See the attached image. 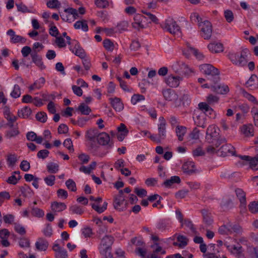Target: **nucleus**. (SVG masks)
Here are the masks:
<instances>
[{
  "instance_id": "obj_1",
  "label": "nucleus",
  "mask_w": 258,
  "mask_h": 258,
  "mask_svg": "<svg viewBox=\"0 0 258 258\" xmlns=\"http://www.w3.org/2000/svg\"><path fill=\"white\" fill-rule=\"evenodd\" d=\"M249 54V50L245 48L239 52H229L228 57L233 64L238 67H243L247 62V57Z\"/></svg>"
},
{
  "instance_id": "obj_2",
  "label": "nucleus",
  "mask_w": 258,
  "mask_h": 258,
  "mask_svg": "<svg viewBox=\"0 0 258 258\" xmlns=\"http://www.w3.org/2000/svg\"><path fill=\"white\" fill-rule=\"evenodd\" d=\"M113 241V237L109 235L105 236L101 240L98 249L100 253L105 258H112L111 250Z\"/></svg>"
},
{
  "instance_id": "obj_3",
  "label": "nucleus",
  "mask_w": 258,
  "mask_h": 258,
  "mask_svg": "<svg viewBox=\"0 0 258 258\" xmlns=\"http://www.w3.org/2000/svg\"><path fill=\"white\" fill-rule=\"evenodd\" d=\"M158 124V134L150 135L149 138L154 142L160 143L166 137V121L163 117L159 118Z\"/></svg>"
},
{
  "instance_id": "obj_4",
  "label": "nucleus",
  "mask_w": 258,
  "mask_h": 258,
  "mask_svg": "<svg viewBox=\"0 0 258 258\" xmlns=\"http://www.w3.org/2000/svg\"><path fill=\"white\" fill-rule=\"evenodd\" d=\"M161 28L170 34L175 35L180 33V28L176 22L172 18L168 17L161 24Z\"/></svg>"
},
{
  "instance_id": "obj_5",
  "label": "nucleus",
  "mask_w": 258,
  "mask_h": 258,
  "mask_svg": "<svg viewBox=\"0 0 258 258\" xmlns=\"http://www.w3.org/2000/svg\"><path fill=\"white\" fill-rule=\"evenodd\" d=\"M200 69L202 73L211 76L214 84L218 82L219 75L218 69L210 64H203L200 66Z\"/></svg>"
},
{
  "instance_id": "obj_6",
  "label": "nucleus",
  "mask_w": 258,
  "mask_h": 258,
  "mask_svg": "<svg viewBox=\"0 0 258 258\" xmlns=\"http://www.w3.org/2000/svg\"><path fill=\"white\" fill-rule=\"evenodd\" d=\"M219 128L215 125H209L206 131V141L209 143H214L219 135Z\"/></svg>"
},
{
  "instance_id": "obj_7",
  "label": "nucleus",
  "mask_w": 258,
  "mask_h": 258,
  "mask_svg": "<svg viewBox=\"0 0 258 258\" xmlns=\"http://www.w3.org/2000/svg\"><path fill=\"white\" fill-rule=\"evenodd\" d=\"M201 29V36L205 39H210L212 33V26L210 22L204 21L199 23Z\"/></svg>"
},
{
  "instance_id": "obj_8",
  "label": "nucleus",
  "mask_w": 258,
  "mask_h": 258,
  "mask_svg": "<svg viewBox=\"0 0 258 258\" xmlns=\"http://www.w3.org/2000/svg\"><path fill=\"white\" fill-rule=\"evenodd\" d=\"M172 69L176 73L188 74L192 71L187 64L181 61L175 62L171 66Z\"/></svg>"
},
{
  "instance_id": "obj_9",
  "label": "nucleus",
  "mask_w": 258,
  "mask_h": 258,
  "mask_svg": "<svg viewBox=\"0 0 258 258\" xmlns=\"http://www.w3.org/2000/svg\"><path fill=\"white\" fill-rule=\"evenodd\" d=\"M122 195L123 190H119V195L115 198L113 204L114 208L119 211H123L126 208L127 203Z\"/></svg>"
},
{
  "instance_id": "obj_10",
  "label": "nucleus",
  "mask_w": 258,
  "mask_h": 258,
  "mask_svg": "<svg viewBox=\"0 0 258 258\" xmlns=\"http://www.w3.org/2000/svg\"><path fill=\"white\" fill-rule=\"evenodd\" d=\"M151 248L152 250V253L150 256L148 255L147 258H161V254H164L166 253L165 250L156 242L152 244Z\"/></svg>"
},
{
  "instance_id": "obj_11",
  "label": "nucleus",
  "mask_w": 258,
  "mask_h": 258,
  "mask_svg": "<svg viewBox=\"0 0 258 258\" xmlns=\"http://www.w3.org/2000/svg\"><path fill=\"white\" fill-rule=\"evenodd\" d=\"M239 157L243 162L249 163L251 169L258 170V154L254 157H251L247 155L239 156Z\"/></svg>"
},
{
  "instance_id": "obj_12",
  "label": "nucleus",
  "mask_w": 258,
  "mask_h": 258,
  "mask_svg": "<svg viewBox=\"0 0 258 258\" xmlns=\"http://www.w3.org/2000/svg\"><path fill=\"white\" fill-rule=\"evenodd\" d=\"M224 245L229 252L235 255L236 257H240L242 255L243 248L239 244L237 245H230L225 243Z\"/></svg>"
},
{
  "instance_id": "obj_13",
  "label": "nucleus",
  "mask_w": 258,
  "mask_h": 258,
  "mask_svg": "<svg viewBox=\"0 0 258 258\" xmlns=\"http://www.w3.org/2000/svg\"><path fill=\"white\" fill-rule=\"evenodd\" d=\"M110 137L108 134L103 132L98 134V142L100 145L108 146V148H111L113 143L110 142Z\"/></svg>"
},
{
  "instance_id": "obj_14",
  "label": "nucleus",
  "mask_w": 258,
  "mask_h": 258,
  "mask_svg": "<svg viewBox=\"0 0 258 258\" xmlns=\"http://www.w3.org/2000/svg\"><path fill=\"white\" fill-rule=\"evenodd\" d=\"M162 93L166 100L173 102L177 100L178 95L173 90L168 89L163 91Z\"/></svg>"
},
{
  "instance_id": "obj_15",
  "label": "nucleus",
  "mask_w": 258,
  "mask_h": 258,
  "mask_svg": "<svg viewBox=\"0 0 258 258\" xmlns=\"http://www.w3.org/2000/svg\"><path fill=\"white\" fill-rule=\"evenodd\" d=\"M182 170L187 175H191L196 172V169L194 162L191 161L185 162L182 165Z\"/></svg>"
},
{
  "instance_id": "obj_16",
  "label": "nucleus",
  "mask_w": 258,
  "mask_h": 258,
  "mask_svg": "<svg viewBox=\"0 0 258 258\" xmlns=\"http://www.w3.org/2000/svg\"><path fill=\"white\" fill-rule=\"evenodd\" d=\"M3 111L5 118L10 122L8 125L10 127H13V123L17 120V117L11 112L9 107L7 106L4 107Z\"/></svg>"
},
{
  "instance_id": "obj_17",
  "label": "nucleus",
  "mask_w": 258,
  "mask_h": 258,
  "mask_svg": "<svg viewBox=\"0 0 258 258\" xmlns=\"http://www.w3.org/2000/svg\"><path fill=\"white\" fill-rule=\"evenodd\" d=\"M181 78L179 76L169 75L166 78L165 82L167 85L171 87H177L179 85Z\"/></svg>"
},
{
  "instance_id": "obj_18",
  "label": "nucleus",
  "mask_w": 258,
  "mask_h": 258,
  "mask_svg": "<svg viewBox=\"0 0 258 258\" xmlns=\"http://www.w3.org/2000/svg\"><path fill=\"white\" fill-rule=\"evenodd\" d=\"M32 61L40 69H45V66L42 60V58L37 54V51L34 50L31 53Z\"/></svg>"
},
{
  "instance_id": "obj_19",
  "label": "nucleus",
  "mask_w": 258,
  "mask_h": 258,
  "mask_svg": "<svg viewBox=\"0 0 258 258\" xmlns=\"http://www.w3.org/2000/svg\"><path fill=\"white\" fill-rule=\"evenodd\" d=\"M143 16L141 14H136L134 17V22L132 23V27L138 30L144 29L145 28L144 24L142 23Z\"/></svg>"
},
{
  "instance_id": "obj_20",
  "label": "nucleus",
  "mask_w": 258,
  "mask_h": 258,
  "mask_svg": "<svg viewBox=\"0 0 258 258\" xmlns=\"http://www.w3.org/2000/svg\"><path fill=\"white\" fill-rule=\"evenodd\" d=\"M220 150L223 156L235 155V149L231 144H225L222 146Z\"/></svg>"
},
{
  "instance_id": "obj_21",
  "label": "nucleus",
  "mask_w": 258,
  "mask_h": 258,
  "mask_svg": "<svg viewBox=\"0 0 258 258\" xmlns=\"http://www.w3.org/2000/svg\"><path fill=\"white\" fill-rule=\"evenodd\" d=\"M10 236V232L7 229L0 230V238H1V244L4 247H8L10 243L8 240Z\"/></svg>"
},
{
  "instance_id": "obj_22",
  "label": "nucleus",
  "mask_w": 258,
  "mask_h": 258,
  "mask_svg": "<svg viewBox=\"0 0 258 258\" xmlns=\"http://www.w3.org/2000/svg\"><path fill=\"white\" fill-rule=\"evenodd\" d=\"M214 83V85L212 84L211 85L212 90L217 93L221 94H225L227 93L229 91V88L227 85H216Z\"/></svg>"
},
{
  "instance_id": "obj_23",
  "label": "nucleus",
  "mask_w": 258,
  "mask_h": 258,
  "mask_svg": "<svg viewBox=\"0 0 258 258\" xmlns=\"http://www.w3.org/2000/svg\"><path fill=\"white\" fill-rule=\"evenodd\" d=\"M171 227V222L167 219L160 220L156 225V228L161 231L169 229Z\"/></svg>"
},
{
  "instance_id": "obj_24",
  "label": "nucleus",
  "mask_w": 258,
  "mask_h": 258,
  "mask_svg": "<svg viewBox=\"0 0 258 258\" xmlns=\"http://www.w3.org/2000/svg\"><path fill=\"white\" fill-rule=\"evenodd\" d=\"M241 133L247 137L254 135V129L252 124L243 125L241 129Z\"/></svg>"
},
{
  "instance_id": "obj_25",
  "label": "nucleus",
  "mask_w": 258,
  "mask_h": 258,
  "mask_svg": "<svg viewBox=\"0 0 258 258\" xmlns=\"http://www.w3.org/2000/svg\"><path fill=\"white\" fill-rule=\"evenodd\" d=\"M195 123L199 126L205 128V114L203 112L200 113L199 114H195L193 117Z\"/></svg>"
},
{
  "instance_id": "obj_26",
  "label": "nucleus",
  "mask_w": 258,
  "mask_h": 258,
  "mask_svg": "<svg viewBox=\"0 0 258 258\" xmlns=\"http://www.w3.org/2000/svg\"><path fill=\"white\" fill-rule=\"evenodd\" d=\"M110 100L111 106L116 111H120L123 109V105L120 98L115 97L110 98Z\"/></svg>"
},
{
  "instance_id": "obj_27",
  "label": "nucleus",
  "mask_w": 258,
  "mask_h": 258,
  "mask_svg": "<svg viewBox=\"0 0 258 258\" xmlns=\"http://www.w3.org/2000/svg\"><path fill=\"white\" fill-rule=\"evenodd\" d=\"M35 246L38 250L45 251L48 248V242L46 239L39 238L35 243Z\"/></svg>"
},
{
  "instance_id": "obj_28",
  "label": "nucleus",
  "mask_w": 258,
  "mask_h": 258,
  "mask_svg": "<svg viewBox=\"0 0 258 258\" xmlns=\"http://www.w3.org/2000/svg\"><path fill=\"white\" fill-rule=\"evenodd\" d=\"M75 46L74 47L71 46L70 50L72 51L75 55L78 56L81 58H83L85 56V52L84 50L81 48L79 44L77 41H74Z\"/></svg>"
},
{
  "instance_id": "obj_29",
  "label": "nucleus",
  "mask_w": 258,
  "mask_h": 258,
  "mask_svg": "<svg viewBox=\"0 0 258 258\" xmlns=\"http://www.w3.org/2000/svg\"><path fill=\"white\" fill-rule=\"evenodd\" d=\"M235 192L240 202L241 206L245 208L246 205L245 193L241 188L236 189Z\"/></svg>"
},
{
  "instance_id": "obj_30",
  "label": "nucleus",
  "mask_w": 258,
  "mask_h": 258,
  "mask_svg": "<svg viewBox=\"0 0 258 258\" xmlns=\"http://www.w3.org/2000/svg\"><path fill=\"white\" fill-rule=\"evenodd\" d=\"M181 182L180 177L178 176H171L169 179L166 180L162 184L166 188L171 187L174 183H179Z\"/></svg>"
},
{
  "instance_id": "obj_31",
  "label": "nucleus",
  "mask_w": 258,
  "mask_h": 258,
  "mask_svg": "<svg viewBox=\"0 0 258 258\" xmlns=\"http://www.w3.org/2000/svg\"><path fill=\"white\" fill-rule=\"evenodd\" d=\"M94 4L99 9H106L109 6L113 7V3L111 0H95Z\"/></svg>"
},
{
  "instance_id": "obj_32",
  "label": "nucleus",
  "mask_w": 258,
  "mask_h": 258,
  "mask_svg": "<svg viewBox=\"0 0 258 258\" xmlns=\"http://www.w3.org/2000/svg\"><path fill=\"white\" fill-rule=\"evenodd\" d=\"M208 48L213 53H219L223 51V46L221 43H211L208 45Z\"/></svg>"
},
{
  "instance_id": "obj_33",
  "label": "nucleus",
  "mask_w": 258,
  "mask_h": 258,
  "mask_svg": "<svg viewBox=\"0 0 258 258\" xmlns=\"http://www.w3.org/2000/svg\"><path fill=\"white\" fill-rule=\"evenodd\" d=\"M45 80L44 78L41 77L33 83V85L29 87L30 91H33L35 90L40 89L44 85Z\"/></svg>"
},
{
  "instance_id": "obj_34",
  "label": "nucleus",
  "mask_w": 258,
  "mask_h": 258,
  "mask_svg": "<svg viewBox=\"0 0 258 258\" xmlns=\"http://www.w3.org/2000/svg\"><path fill=\"white\" fill-rule=\"evenodd\" d=\"M186 127L182 125L177 126L175 128V133L179 141H183L184 136L186 133Z\"/></svg>"
},
{
  "instance_id": "obj_35",
  "label": "nucleus",
  "mask_w": 258,
  "mask_h": 258,
  "mask_svg": "<svg viewBox=\"0 0 258 258\" xmlns=\"http://www.w3.org/2000/svg\"><path fill=\"white\" fill-rule=\"evenodd\" d=\"M177 240V242H173L174 246H178L180 248H183L187 244L188 239L184 236H178Z\"/></svg>"
},
{
  "instance_id": "obj_36",
  "label": "nucleus",
  "mask_w": 258,
  "mask_h": 258,
  "mask_svg": "<svg viewBox=\"0 0 258 258\" xmlns=\"http://www.w3.org/2000/svg\"><path fill=\"white\" fill-rule=\"evenodd\" d=\"M32 111L30 108L25 106L22 108L21 110H19L18 111V115L19 117L23 118H28L31 114Z\"/></svg>"
},
{
  "instance_id": "obj_37",
  "label": "nucleus",
  "mask_w": 258,
  "mask_h": 258,
  "mask_svg": "<svg viewBox=\"0 0 258 258\" xmlns=\"http://www.w3.org/2000/svg\"><path fill=\"white\" fill-rule=\"evenodd\" d=\"M67 206L63 203L53 202L51 204L52 210L55 212H60L64 210Z\"/></svg>"
},
{
  "instance_id": "obj_38",
  "label": "nucleus",
  "mask_w": 258,
  "mask_h": 258,
  "mask_svg": "<svg viewBox=\"0 0 258 258\" xmlns=\"http://www.w3.org/2000/svg\"><path fill=\"white\" fill-rule=\"evenodd\" d=\"M74 27L76 29H81L84 32H87L88 30V26L85 20L77 21L74 24Z\"/></svg>"
},
{
  "instance_id": "obj_39",
  "label": "nucleus",
  "mask_w": 258,
  "mask_h": 258,
  "mask_svg": "<svg viewBox=\"0 0 258 258\" xmlns=\"http://www.w3.org/2000/svg\"><path fill=\"white\" fill-rule=\"evenodd\" d=\"M11 128V130L7 131L5 133V137L9 139L16 137L20 134L18 127H14L13 126V127Z\"/></svg>"
},
{
  "instance_id": "obj_40",
  "label": "nucleus",
  "mask_w": 258,
  "mask_h": 258,
  "mask_svg": "<svg viewBox=\"0 0 258 258\" xmlns=\"http://www.w3.org/2000/svg\"><path fill=\"white\" fill-rule=\"evenodd\" d=\"M247 87L252 89L257 86V78L256 75H252L246 83Z\"/></svg>"
},
{
  "instance_id": "obj_41",
  "label": "nucleus",
  "mask_w": 258,
  "mask_h": 258,
  "mask_svg": "<svg viewBox=\"0 0 258 258\" xmlns=\"http://www.w3.org/2000/svg\"><path fill=\"white\" fill-rule=\"evenodd\" d=\"M77 110L83 115H89L91 112L90 107L86 105L84 103H81L78 106Z\"/></svg>"
},
{
  "instance_id": "obj_42",
  "label": "nucleus",
  "mask_w": 258,
  "mask_h": 258,
  "mask_svg": "<svg viewBox=\"0 0 258 258\" xmlns=\"http://www.w3.org/2000/svg\"><path fill=\"white\" fill-rule=\"evenodd\" d=\"M98 133L97 130L90 129L86 135V138L90 141H94L98 137Z\"/></svg>"
},
{
  "instance_id": "obj_43",
  "label": "nucleus",
  "mask_w": 258,
  "mask_h": 258,
  "mask_svg": "<svg viewBox=\"0 0 258 258\" xmlns=\"http://www.w3.org/2000/svg\"><path fill=\"white\" fill-rule=\"evenodd\" d=\"M202 214L203 217V220L205 224L208 225H210L213 223V219L211 215L206 210H202Z\"/></svg>"
},
{
  "instance_id": "obj_44",
  "label": "nucleus",
  "mask_w": 258,
  "mask_h": 258,
  "mask_svg": "<svg viewBox=\"0 0 258 258\" xmlns=\"http://www.w3.org/2000/svg\"><path fill=\"white\" fill-rule=\"evenodd\" d=\"M70 211L72 214H75L79 215H82L84 212V209L80 206L74 205L70 207Z\"/></svg>"
},
{
  "instance_id": "obj_45",
  "label": "nucleus",
  "mask_w": 258,
  "mask_h": 258,
  "mask_svg": "<svg viewBox=\"0 0 258 258\" xmlns=\"http://www.w3.org/2000/svg\"><path fill=\"white\" fill-rule=\"evenodd\" d=\"M230 228L231 224L222 225L219 228V232L223 235L231 234Z\"/></svg>"
},
{
  "instance_id": "obj_46",
  "label": "nucleus",
  "mask_w": 258,
  "mask_h": 258,
  "mask_svg": "<svg viewBox=\"0 0 258 258\" xmlns=\"http://www.w3.org/2000/svg\"><path fill=\"white\" fill-rule=\"evenodd\" d=\"M46 5L49 9H56L59 8L61 4L58 0H47Z\"/></svg>"
},
{
  "instance_id": "obj_47",
  "label": "nucleus",
  "mask_w": 258,
  "mask_h": 258,
  "mask_svg": "<svg viewBox=\"0 0 258 258\" xmlns=\"http://www.w3.org/2000/svg\"><path fill=\"white\" fill-rule=\"evenodd\" d=\"M47 171L51 173H56L59 169V166L57 163L50 162L47 165Z\"/></svg>"
},
{
  "instance_id": "obj_48",
  "label": "nucleus",
  "mask_w": 258,
  "mask_h": 258,
  "mask_svg": "<svg viewBox=\"0 0 258 258\" xmlns=\"http://www.w3.org/2000/svg\"><path fill=\"white\" fill-rule=\"evenodd\" d=\"M145 99L144 96L141 94H136L133 95L131 98V102L133 105L136 104L137 103L143 101Z\"/></svg>"
},
{
  "instance_id": "obj_49",
  "label": "nucleus",
  "mask_w": 258,
  "mask_h": 258,
  "mask_svg": "<svg viewBox=\"0 0 258 258\" xmlns=\"http://www.w3.org/2000/svg\"><path fill=\"white\" fill-rule=\"evenodd\" d=\"M135 251L136 254L140 256L142 258H147L146 256L147 253V251L145 247H136Z\"/></svg>"
},
{
  "instance_id": "obj_50",
  "label": "nucleus",
  "mask_w": 258,
  "mask_h": 258,
  "mask_svg": "<svg viewBox=\"0 0 258 258\" xmlns=\"http://www.w3.org/2000/svg\"><path fill=\"white\" fill-rule=\"evenodd\" d=\"M54 252V256L55 258H68V252L64 248L56 250Z\"/></svg>"
},
{
  "instance_id": "obj_51",
  "label": "nucleus",
  "mask_w": 258,
  "mask_h": 258,
  "mask_svg": "<svg viewBox=\"0 0 258 258\" xmlns=\"http://www.w3.org/2000/svg\"><path fill=\"white\" fill-rule=\"evenodd\" d=\"M251 114L253 119V123L255 126H258V108L253 107L251 108Z\"/></svg>"
},
{
  "instance_id": "obj_52",
  "label": "nucleus",
  "mask_w": 258,
  "mask_h": 258,
  "mask_svg": "<svg viewBox=\"0 0 258 258\" xmlns=\"http://www.w3.org/2000/svg\"><path fill=\"white\" fill-rule=\"evenodd\" d=\"M209 105L208 103L207 104L205 102H201L199 104L198 106L199 109L204 111L203 113L205 114L207 111L213 112V109Z\"/></svg>"
},
{
  "instance_id": "obj_53",
  "label": "nucleus",
  "mask_w": 258,
  "mask_h": 258,
  "mask_svg": "<svg viewBox=\"0 0 258 258\" xmlns=\"http://www.w3.org/2000/svg\"><path fill=\"white\" fill-rule=\"evenodd\" d=\"M31 214L33 216L39 218L44 215L43 211L36 207L32 208Z\"/></svg>"
},
{
  "instance_id": "obj_54",
  "label": "nucleus",
  "mask_w": 258,
  "mask_h": 258,
  "mask_svg": "<svg viewBox=\"0 0 258 258\" xmlns=\"http://www.w3.org/2000/svg\"><path fill=\"white\" fill-rule=\"evenodd\" d=\"M66 185L67 188L72 191L77 190L76 184L75 182L72 179L67 180L66 182Z\"/></svg>"
},
{
  "instance_id": "obj_55",
  "label": "nucleus",
  "mask_w": 258,
  "mask_h": 258,
  "mask_svg": "<svg viewBox=\"0 0 258 258\" xmlns=\"http://www.w3.org/2000/svg\"><path fill=\"white\" fill-rule=\"evenodd\" d=\"M36 118L40 122L44 123L46 121L47 116L44 112H39L36 114Z\"/></svg>"
},
{
  "instance_id": "obj_56",
  "label": "nucleus",
  "mask_w": 258,
  "mask_h": 258,
  "mask_svg": "<svg viewBox=\"0 0 258 258\" xmlns=\"http://www.w3.org/2000/svg\"><path fill=\"white\" fill-rule=\"evenodd\" d=\"M21 95L20 88L18 85H15L11 96L14 98H17Z\"/></svg>"
},
{
  "instance_id": "obj_57",
  "label": "nucleus",
  "mask_w": 258,
  "mask_h": 258,
  "mask_svg": "<svg viewBox=\"0 0 258 258\" xmlns=\"http://www.w3.org/2000/svg\"><path fill=\"white\" fill-rule=\"evenodd\" d=\"M219 97L213 94H210L207 97V103L210 105H213L219 101Z\"/></svg>"
},
{
  "instance_id": "obj_58",
  "label": "nucleus",
  "mask_w": 258,
  "mask_h": 258,
  "mask_svg": "<svg viewBox=\"0 0 258 258\" xmlns=\"http://www.w3.org/2000/svg\"><path fill=\"white\" fill-rule=\"evenodd\" d=\"M231 234L233 233H235L237 234H240L242 233V227L238 225V224H231Z\"/></svg>"
},
{
  "instance_id": "obj_59",
  "label": "nucleus",
  "mask_w": 258,
  "mask_h": 258,
  "mask_svg": "<svg viewBox=\"0 0 258 258\" xmlns=\"http://www.w3.org/2000/svg\"><path fill=\"white\" fill-rule=\"evenodd\" d=\"M11 41L14 43L20 42L24 44L26 42V39L21 36L16 34L13 37L11 38Z\"/></svg>"
},
{
  "instance_id": "obj_60",
  "label": "nucleus",
  "mask_w": 258,
  "mask_h": 258,
  "mask_svg": "<svg viewBox=\"0 0 258 258\" xmlns=\"http://www.w3.org/2000/svg\"><path fill=\"white\" fill-rule=\"evenodd\" d=\"M49 34L50 35L56 37V36L58 34V30L56 27L54 26V23L51 22L49 24Z\"/></svg>"
},
{
  "instance_id": "obj_61",
  "label": "nucleus",
  "mask_w": 258,
  "mask_h": 258,
  "mask_svg": "<svg viewBox=\"0 0 258 258\" xmlns=\"http://www.w3.org/2000/svg\"><path fill=\"white\" fill-rule=\"evenodd\" d=\"M103 46L108 51H112L114 49V44L109 39H107L103 41Z\"/></svg>"
},
{
  "instance_id": "obj_62",
  "label": "nucleus",
  "mask_w": 258,
  "mask_h": 258,
  "mask_svg": "<svg viewBox=\"0 0 258 258\" xmlns=\"http://www.w3.org/2000/svg\"><path fill=\"white\" fill-rule=\"evenodd\" d=\"M97 15L98 17L100 18L102 21H103L104 23H106L109 20V16L107 12H104V11H98L97 13Z\"/></svg>"
},
{
  "instance_id": "obj_63",
  "label": "nucleus",
  "mask_w": 258,
  "mask_h": 258,
  "mask_svg": "<svg viewBox=\"0 0 258 258\" xmlns=\"http://www.w3.org/2000/svg\"><path fill=\"white\" fill-rule=\"evenodd\" d=\"M248 209L252 213H258V202H251L248 205Z\"/></svg>"
},
{
  "instance_id": "obj_64",
  "label": "nucleus",
  "mask_w": 258,
  "mask_h": 258,
  "mask_svg": "<svg viewBox=\"0 0 258 258\" xmlns=\"http://www.w3.org/2000/svg\"><path fill=\"white\" fill-rule=\"evenodd\" d=\"M14 229L19 234L24 235L26 233L25 228L20 224L14 223Z\"/></svg>"
}]
</instances>
